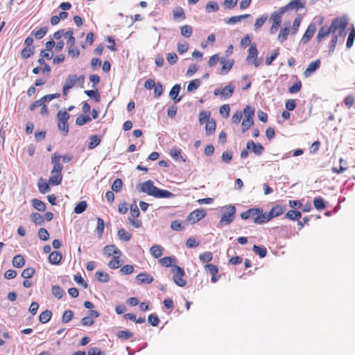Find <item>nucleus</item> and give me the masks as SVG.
I'll list each match as a JSON object with an SVG mask.
<instances>
[{
	"mask_svg": "<svg viewBox=\"0 0 355 355\" xmlns=\"http://www.w3.org/2000/svg\"><path fill=\"white\" fill-rule=\"evenodd\" d=\"M347 25V21L345 19L336 17L335 18L330 26H322L317 34L316 41L318 43H320L322 41V40L328 36L329 34H332V37L331 41L329 43L328 48L330 53H333L335 51L338 36L335 33L337 30H338L340 33L344 32Z\"/></svg>",
	"mask_w": 355,
	"mask_h": 355,
	"instance_id": "f257e3e1",
	"label": "nucleus"
},
{
	"mask_svg": "<svg viewBox=\"0 0 355 355\" xmlns=\"http://www.w3.org/2000/svg\"><path fill=\"white\" fill-rule=\"evenodd\" d=\"M140 190L149 196L157 198H170L174 196L169 191L160 189L155 187L152 180H147L142 183Z\"/></svg>",
	"mask_w": 355,
	"mask_h": 355,
	"instance_id": "f03ea898",
	"label": "nucleus"
},
{
	"mask_svg": "<svg viewBox=\"0 0 355 355\" xmlns=\"http://www.w3.org/2000/svg\"><path fill=\"white\" fill-rule=\"evenodd\" d=\"M60 159L61 155L58 153H53L51 157V163L53 167L51 173V176L49 180V182L52 185H58L62 180V171L63 167L60 162Z\"/></svg>",
	"mask_w": 355,
	"mask_h": 355,
	"instance_id": "7ed1b4c3",
	"label": "nucleus"
},
{
	"mask_svg": "<svg viewBox=\"0 0 355 355\" xmlns=\"http://www.w3.org/2000/svg\"><path fill=\"white\" fill-rule=\"evenodd\" d=\"M241 218L243 220L252 219L256 224H263L268 223L266 213H263L260 208H251L241 214Z\"/></svg>",
	"mask_w": 355,
	"mask_h": 355,
	"instance_id": "20e7f679",
	"label": "nucleus"
},
{
	"mask_svg": "<svg viewBox=\"0 0 355 355\" xmlns=\"http://www.w3.org/2000/svg\"><path fill=\"white\" fill-rule=\"evenodd\" d=\"M173 273V280L176 285L180 287H184L187 284V281L183 279L185 273L184 270L178 266L174 265L171 269Z\"/></svg>",
	"mask_w": 355,
	"mask_h": 355,
	"instance_id": "39448f33",
	"label": "nucleus"
},
{
	"mask_svg": "<svg viewBox=\"0 0 355 355\" xmlns=\"http://www.w3.org/2000/svg\"><path fill=\"white\" fill-rule=\"evenodd\" d=\"M70 117L69 114L67 111L60 110L57 114L58 126L60 130L67 135L69 132L68 120Z\"/></svg>",
	"mask_w": 355,
	"mask_h": 355,
	"instance_id": "423d86ee",
	"label": "nucleus"
},
{
	"mask_svg": "<svg viewBox=\"0 0 355 355\" xmlns=\"http://www.w3.org/2000/svg\"><path fill=\"white\" fill-rule=\"evenodd\" d=\"M236 208L234 206L230 205L225 208V212L223 214L220 220L222 225H229L234 218Z\"/></svg>",
	"mask_w": 355,
	"mask_h": 355,
	"instance_id": "0eeeda50",
	"label": "nucleus"
},
{
	"mask_svg": "<svg viewBox=\"0 0 355 355\" xmlns=\"http://www.w3.org/2000/svg\"><path fill=\"white\" fill-rule=\"evenodd\" d=\"M235 89L234 85L232 84H229L223 88H217L214 91V94L215 96L220 95L221 98L224 99L230 98L232 96L234 92Z\"/></svg>",
	"mask_w": 355,
	"mask_h": 355,
	"instance_id": "6e6552de",
	"label": "nucleus"
},
{
	"mask_svg": "<svg viewBox=\"0 0 355 355\" xmlns=\"http://www.w3.org/2000/svg\"><path fill=\"white\" fill-rule=\"evenodd\" d=\"M286 210V205H276L274 206L268 213H266L268 222L272 218L279 216L285 212Z\"/></svg>",
	"mask_w": 355,
	"mask_h": 355,
	"instance_id": "1a4fd4ad",
	"label": "nucleus"
},
{
	"mask_svg": "<svg viewBox=\"0 0 355 355\" xmlns=\"http://www.w3.org/2000/svg\"><path fill=\"white\" fill-rule=\"evenodd\" d=\"M247 60H252L254 65L258 67L261 64V61L257 59L258 51L256 44H251L248 51Z\"/></svg>",
	"mask_w": 355,
	"mask_h": 355,
	"instance_id": "9d476101",
	"label": "nucleus"
},
{
	"mask_svg": "<svg viewBox=\"0 0 355 355\" xmlns=\"http://www.w3.org/2000/svg\"><path fill=\"white\" fill-rule=\"evenodd\" d=\"M206 212L203 209H197L189 214L187 216V220L191 223H196L204 218Z\"/></svg>",
	"mask_w": 355,
	"mask_h": 355,
	"instance_id": "9b49d317",
	"label": "nucleus"
},
{
	"mask_svg": "<svg viewBox=\"0 0 355 355\" xmlns=\"http://www.w3.org/2000/svg\"><path fill=\"white\" fill-rule=\"evenodd\" d=\"M205 268L211 275V282L212 283H216L220 279V275L218 274V268L216 265L207 263Z\"/></svg>",
	"mask_w": 355,
	"mask_h": 355,
	"instance_id": "f8f14e48",
	"label": "nucleus"
},
{
	"mask_svg": "<svg viewBox=\"0 0 355 355\" xmlns=\"http://www.w3.org/2000/svg\"><path fill=\"white\" fill-rule=\"evenodd\" d=\"M315 30V24L313 23L310 24L301 39V42L303 44H306L313 37Z\"/></svg>",
	"mask_w": 355,
	"mask_h": 355,
	"instance_id": "ddd939ff",
	"label": "nucleus"
},
{
	"mask_svg": "<svg viewBox=\"0 0 355 355\" xmlns=\"http://www.w3.org/2000/svg\"><path fill=\"white\" fill-rule=\"evenodd\" d=\"M220 62L222 64L220 73L223 75L227 73L231 70L234 63L233 59H227L224 57L220 58Z\"/></svg>",
	"mask_w": 355,
	"mask_h": 355,
	"instance_id": "4468645a",
	"label": "nucleus"
},
{
	"mask_svg": "<svg viewBox=\"0 0 355 355\" xmlns=\"http://www.w3.org/2000/svg\"><path fill=\"white\" fill-rule=\"evenodd\" d=\"M321 64V62L319 59L311 62L309 64L307 68L304 71V76L305 78L309 77L313 72L318 70Z\"/></svg>",
	"mask_w": 355,
	"mask_h": 355,
	"instance_id": "2eb2a0df",
	"label": "nucleus"
},
{
	"mask_svg": "<svg viewBox=\"0 0 355 355\" xmlns=\"http://www.w3.org/2000/svg\"><path fill=\"white\" fill-rule=\"evenodd\" d=\"M247 149H251L252 151L257 155H260L264 150L263 146L259 143H254L252 140H250L247 142Z\"/></svg>",
	"mask_w": 355,
	"mask_h": 355,
	"instance_id": "dca6fc26",
	"label": "nucleus"
},
{
	"mask_svg": "<svg viewBox=\"0 0 355 355\" xmlns=\"http://www.w3.org/2000/svg\"><path fill=\"white\" fill-rule=\"evenodd\" d=\"M85 80V77L83 75H80V76H77L76 75H69L66 78L65 86H68L69 88H72L76 82L83 83Z\"/></svg>",
	"mask_w": 355,
	"mask_h": 355,
	"instance_id": "f3484780",
	"label": "nucleus"
},
{
	"mask_svg": "<svg viewBox=\"0 0 355 355\" xmlns=\"http://www.w3.org/2000/svg\"><path fill=\"white\" fill-rule=\"evenodd\" d=\"M270 20L272 21V24L270 26L269 31L270 34H275L277 31L278 28L280 26L282 23V18L272 14L270 16Z\"/></svg>",
	"mask_w": 355,
	"mask_h": 355,
	"instance_id": "a211bd4d",
	"label": "nucleus"
},
{
	"mask_svg": "<svg viewBox=\"0 0 355 355\" xmlns=\"http://www.w3.org/2000/svg\"><path fill=\"white\" fill-rule=\"evenodd\" d=\"M136 279L139 282V284H149L153 281V277L146 272H141L139 275H137Z\"/></svg>",
	"mask_w": 355,
	"mask_h": 355,
	"instance_id": "6ab92c4d",
	"label": "nucleus"
},
{
	"mask_svg": "<svg viewBox=\"0 0 355 355\" xmlns=\"http://www.w3.org/2000/svg\"><path fill=\"white\" fill-rule=\"evenodd\" d=\"M103 252L107 257H111L116 254H121L120 250L114 245H106L103 248Z\"/></svg>",
	"mask_w": 355,
	"mask_h": 355,
	"instance_id": "aec40b11",
	"label": "nucleus"
},
{
	"mask_svg": "<svg viewBox=\"0 0 355 355\" xmlns=\"http://www.w3.org/2000/svg\"><path fill=\"white\" fill-rule=\"evenodd\" d=\"M181 87L178 84L175 85L169 92V96L173 100L175 103L180 101L181 97H178Z\"/></svg>",
	"mask_w": 355,
	"mask_h": 355,
	"instance_id": "412c9836",
	"label": "nucleus"
},
{
	"mask_svg": "<svg viewBox=\"0 0 355 355\" xmlns=\"http://www.w3.org/2000/svg\"><path fill=\"white\" fill-rule=\"evenodd\" d=\"M62 256V254L58 251H53L50 253L49 256V261L53 265H58L61 260Z\"/></svg>",
	"mask_w": 355,
	"mask_h": 355,
	"instance_id": "4be33fe9",
	"label": "nucleus"
},
{
	"mask_svg": "<svg viewBox=\"0 0 355 355\" xmlns=\"http://www.w3.org/2000/svg\"><path fill=\"white\" fill-rule=\"evenodd\" d=\"M289 33H290V24L288 23L287 26L282 27L280 28V31H279V33L278 35V40L281 43H283L284 42H285L288 38Z\"/></svg>",
	"mask_w": 355,
	"mask_h": 355,
	"instance_id": "5701e85b",
	"label": "nucleus"
},
{
	"mask_svg": "<svg viewBox=\"0 0 355 355\" xmlns=\"http://www.w3.org/2000/svg\"><path fill=\"white\" fill-rule=\"evenodd\" d=\"M163 251L164 248L159 245H154L150 249V254L156 259L159 258L162 255Z\"/></svg>",
	"mask_w": 355,
	"mask_h": 355,
	"instance_id": "b1692460",
	"label": "nucleus"
},
{
	"mask_svg": "<svg viewBox=\"0 0 355 355\" xmlns=\"http://www.w3.org/2000/svg\"><path fill=\"white\" fill-rule=\"evenodd\" d=\"M250 17L249 14H245L239 16L231 17L225 19V22L228 24H235L240 22L243 19H246Z\"/></svg>",
	"mask_w": 355,
	"mask_h": 355,
	"instance_id": "393cba45",
	"label": "nucleus"
},
{
	"mask_svg": "<svg viewBox=\"0 0 355 355\" xmlns=\"http://www.w3.org/2000/svg\"><path fill=\"white\" fill-rule=\"evenodd\" d=\"M49 182L46 180L40 178L38 182V189L41 193H46L50 191Z\"/></svg>",
	"mask_w": 355,
	"mask_h": 355,
	"instance_id": "a878e982",
	"label": "nucleus"
},
{
	"mask_svg": "<svg viewBox=\"0 0 355 355\" xmlns=\"http://www.w3.org/2000/svg\"><path fill=\"white\" fill-rule=\"evenodd\" d=\"M290 9L299 10L303 8L305 6L304 0H291L288 3Z\"/></svg>",
	"mask_w": 355,
	"mask_h": 355,
	"instance_id": "bb28decb",
	"label": "nucleus"
},
{
	"mask_svg": "<svg viewBox=\"0 0 355 355\" xmlns=\"http://www.w3.org/2000/svg\"><path fill=\"white\" fill-rule=\"evenodd\" d=\"M121 254H116L108 263V266L111 269H117L121 266L120 257Z\"/></svg>",
	"mask_w": 355,
	"mask_h": 355,
	"instance_id": "cd10ccee",
	"label": "nucleus"
},
{
	"mask_svg": "<svg viewBox=\"0 0 355 355\" xmlns=\"http://www.w3.org/2000/svg\"><path fill=\"white\" fill-rule=\"evenodd\" d=\"M216 126V122L213 119L208 120L205 125L206 134L207 135H212L215 132Z\"/></svg>",
	"mask_w": 355,
	"mask_h": 355,
	"instance_id": "c85d7f7f",
	"label": "nucleus"
},
{
	"mask_svg": "<svg viewBox=\"0 0 355 355\" xmlns=\"http://www.w3.org/2000/svg\"><path fill=\"white\" fill-rule=\"evenodd\" d=\"M52 316V313L49 310L42 311L39 315V320L41 323L45 324L48 322Z\"/></svg>",
	"mask_w": 355,
	"mask_h": 355,
	"instance_id": "c756f323",
	"label": "nucleus"
},
{
	"mask_svg": "<svg viewBox=\"0 0 355 355\" xmlns=\"http://www.w3.org/2000/svg\"><path fill=\"white\" fill-rule=\"evenodd\" d=\"M32 205L39 211H44L46 209V205L44 202L39 199L34 198L31 200Z\"/></svg>",
	"mask_w": 355,
	"mask_h": 355,
	"instance_id": "7c9ffc66",
	"label": "nucleus"
},
{
	"mask_svg": "<svg viewBox=\"0 0 355 355\" xmlns=\"http://www.w3.org/2000/svg\"><path fill=\"white\" fill-rule=\"evenodd\" d=\"M101 143V139L98 135H92L89 138V142L88 143V149L92 150L98 146Z\"/></svg>",
	"mask_w": 355,
	"mask_h": 355,
	"instance_id": "2f4dec72",
	"label": "nucleus"
},
{
	"mask_svg": "<svg viewBox=\"0 0 355 355\" xmlns=\"http://www.w3.org/2000/svg\"><path fill=\"white\" fill-rule=\"evenodd\" d=\"M25 264V260L24 257L20 255L17 254L15 255L12 259V265L15 268H21Z\"/></svg>",
	"mask_w": 355,
	"mask_h": 355,
	"instance_id": "473e14b6",
	"label": "nucleus"
},
{
	"mask_svg": "<svg viewBox=\"0 0 355 355\" xmlns=\"http://www.w3.org/2000/svg\"><path fill=\"white\" fill-rule=\"evenodd\" d=\"M118 236L121 240L128 241L131 239L132 235L131 233L128 232L125 229L121 228L118 230Z\"/></svg>",
	"mask_w": 355,
	"mask_h": 355,
	"instance_id": "72a5a7b5",
	"label": "nucleus"
},
{
	"mask_svg": "<svg viewBox=\"0 0 355 355\" xmlns=\"http://www.w3.org/2000/svg\"><path fill=\"white\" fill-rule=\"evenodd\" d=\"M253 119L244 118L241 123L242 132H245L250 128L253 126Z\"/></svg>",
	"mask_w": 355,
	"mask_h": 355,
	"instance_id": "f704fd0d",
	"label": "nucleus"
},
{
	"mask_svg": "<svg viewBox=\"0 0 355 355\" xmlns=\"http://www.w3.org/2000/svg\"><path fill=\"white\" fill-rule=\"evenodd\" d=\"M92 121L89 115L80 114L76 119V125L81 126Z\"/></svg>",
	"mask_w": 355,
	"mask_h": 355,
	"instance_id": "c9c22d12",
	"label": "nucleus"
},
{
	"mask_svg": "<svg viewBox=\"0 0 355 355\" xmlns=\"http://www.w3.org/2000/svg\"><path fill=\"white\" fill-rule=\"evenodd\" d=\"M31 219L35 225H42L44 222V216L37 212L31 215Z\"/></svg>",
	"mask_w": 355,
	"mask_h": 355,
	"instance_id": "e433bc0d",
	"label": "nucleus"
},
{
	"mask_svg": "<svg viewBox=\"0 0 355 355\" xmlns=\"http://www.w3.org/2000/svg\"><path fill=\"white\" fill-rule=\"evenodd\" d=\"M302 216L301 212L297 210H289L286 214L285 217L292 220H299Z\"/></svg>",
	"mask_w": 355,
	"mask_h": 355,
	"instance_id": "4c0bfd02",
	"label": "nucleus"
},
{
	"mask_svg": "<svg viewBox=\"0 0 355 355\" xmlns=\"http://www.w3.org/2000/svg\"><path fill=\"white\" fill-rule=\"evenodd\" d=\"M133 336V334L128 330H121L117 332L116 337L122 340H128Z\"/></svg>",
	"mask_w": 355,
	"mask_h": 355,
	"instance_id": "58836bf2",
	"label": "nucleus"
},
{
	"mask_svg": "<svg viewBox=\"0 0 355 355\" xmlns=\"http://www.w3.org/2000/svg\"><path fill=\"white\" fill-rule=\"evenodd\" d=\"M37 62L41 66H43V67H42V73L44 74L49 76L51 71V67L47 63H46V62L43 58H39Z\"/></svg>",
	"mask_w": 355,
	"mask_h": 355,
	"instance_id": "ea45409f",
	"label": "nucleus"
},
{
	"mask_svg": "<svg viewBox=\"0 0 355 355\" xmlns=\"http://www.w3.org/2000/svg\"><path fill=\"white\" fill-rule=\"evenodd\" d=\"M175 259L172 257H165L159 260V263L165 267L171 266L173 263H175Z\"/></svg>",
	"mask_w": 355,
	"mask_h": 355,
	"instance_id": "a19ab883",
	"label": "nucleus"
},
{
	"mask_svg": "<svg viewBox=\"0 0 355 355\" xmlns=\"http://www.w3.org/2000/svg\"><path fill=\"white\" fill-rule=\"evenodd\" d=\"M313 205L316 209L324 210L325 209V204L321 197H316L313 199Z\"/></svg>",
	"mask_w": 355,
	"mask_h": 355,
	"instance_id": "79ce46f5",
	"label": "nucleus"
},
{
	"mask_svg": "<svg viewBox=\"0 0 355 355\" xmlns=\"http://www.w3.org/2000/svg\"><path fill=\"white\" fill-rule=\"evenodd\" d=\"M34 53L33 46H26L24 47L21 53V55L24 59L30 58Z\"/></svg>",
	"mask_w": 355,
	"mask_h": 355,
	"instance_id": "37998d69",
	"label": "nucleus"
},
{
	"mask_svg": "<svg viewBox=\"0 0 355 355\" xmlns=\"http://www.w3.org/2000/svg\"><path fill=\"white\" fill-rule=\"evenodd\" d=\"M47 31H48L47 27L44 26V27L40 28L37 31H35V30L33 31L32 34L35 35L36 39L40 40L44 37V35L46 34Z\"/></svg>",
	"mask_w": 355,
	"mask_h": 355,
	"instance_id": "c03bdc74",
	"label": "nucleus"
},
{
	"mask_svg": "<svg viewBox=\"0 0 355 355\" xmlns=\"http://www.w3.org/2000/svg\"><path fill=\"white\" fill-rule=\"evenodd\" d=\"M213 259V254L211 252H205L200 254L199 259L202 263H209Z\"/></svg>",
	"mask_w": 355,
	"mask_h": 355,
	"instance_id": "a18cd8bd",
	"label": "nucleus"
},
{
	"mask_svg": "<svg viewBox=\"0 0 355 355\" xmlns=\"http://www.w3.org/2000/svg\"><path fill=\"white\" fill-rule=\"evenodd\" d=\"M267 15H263L260 17L257 18L254 25V30L257 31L261 28L262 26L266 22V21L267 20Z\"/></svg>",
	"mask_w": 355,
	"mask_h": 355,
	"instance_id": "49530a36",
	"label": "nucleus"
},
{
	"mask_svg": "<svg viewBox=\"0 0 355 355\" xmlns=\"http://www.w3.org/2000/svg\"><path fill=\"white\" fill-rule=\"evenodd\" d=\"M170 155L175 160L183 159L182 157V150L176 147L171 149Z\"/></svg>",
	"mask_w": 355,
	"mask_h": 355,
	"instance_id": "de8ad7c7",
	"label": "nucleus"
},
{
	"mask_svg": "<svg viewBox=\"0 0 355 355\" xmlns=\"http://www.w3.org/2000/svg\"><path fill=\"white\" fill-rule=\"evenodd\" d=\"M181 35L186 37H189L192 35L193 28L189 25H184L180 28Z\"/></svg>",
	"mask_w": 355,
	"mask_h": 355,
	"instance_id": "09e8293b",
	"label": "nucleus"
},
{
	"mask_svg": "<svg viewBox=\"0 0 355 355\" xmlns=\"http://www.w3.org/2000/svg\"><path fill=\"white\" fill-rule=\"evenodd\" d=\"M254 252L258 254L261 258H263L266 256L267 250L264 247H260L254 245L252 248Z\"/></svg>",
	"mask_w": 355,
	"mask_h": 355,
	"instance_id": "8fccbe9b",
	"label": "nucleus"
},
{
	"mask_svg": "<svg viewBox=\"0 0 355 355\" xmlns=\"http://www.w3.org/2000/svg\"><path fill=\"white\" fill-rule=\"evenodd\" d=\"M52 293L55 297L60 299L63 296L64 291L60 286L55 285L52 286Z\"/></svg>",
	"mask_w": 355,
	"mask_h": 355,
	"instance_id": "3c124183",
	"label": "nucleus"
},
{
	"mask_svg": "<svg viewBox=\"0 0 355 355\" xmlns=\"http://www.w3.org/2000/svg\"><path fill=\"white\" fill-rule=\"evenodd\" d=\"M171 227L172 230L175 231H181L184 229V226L183 225V222L179 220H175L171 222Z\"/></svg>",
	"mask_w": 355,
	"mask_h": 355,
	"instance_id": "603ef678",
	"label": "nucleus"
},
{
	"mask_svg": "<svg viewBox=\"0 0 355 355\" xmlns=\"http://www.w3.org/2000/svg\"><path fill=\"white\" fill-rule=\"evenodd\" d=\"M68 49V55L71 56L72 58H78L80 55V51L78 48L74 45L71 46L67 47Z\"/></svg>",
	"mask_w": 355,
	"mask_h": 355,
	"instance_id": "864d4df0",
	"label": "nucleus"
},
{
	"mask_svg": "<svg viewBox=\"0 0 355 355\" xmlns=\"http://www.w3.org/2000/svg\"><path fill=\"white\" fill-rule=\"evenodd\" d=\"M354 39H355V28H354V27H353L349 32V36H348V38L347 40V43H346V46L348 49H349L352 46L354 42Z\"/></svg>",
	"mask_w": 355,
	"mask_h": 355,
	"instance_id": "5fc2aeb1",
	"label": "nucleus"
},
{
	"mask_svg": "<svg viewBox=\"0 0 355 355\" xmlns=\"http://www.w3.org/2000/svg\"><path fill=\"white\" fill-rule=\"evenodd\" d=\"M85 94L89 97H93L96 102L100 101L101 95L98 90H85Z\"/></svg>",
	"mask_w": 355,
	"mask_h": 355,
	"instance_id": "6e6d98bb",
	"label": "nucleus"
},
{
	"mask_svg": "<svg viewBox=\"0 0 355 355\" xmlns=\"http://www.w3.org/2000/svg\"><path fill=\"white\" fill-rule=\"evenodd\" d=\"M122 187V180L120 178H116L112 184V189L115 192H119L121 191Z\"/></svg>",
	"mask_w": 355,
	"mask_h": 355,
	"instance_id": "4d7b16f0",
	"label": "nucleus"
},
{
	"mask_svg": "<svg viewBox=\"0 0 355 355\" xmlns=\"http://www.w3.org/2000/svg\"><path fill=\"white\" fill-rule=\"evenodd\" d=\"M200 85V80L199 79H194L189 83V85L187 86V91L188 92L194 91L196 89H198Z\"/></svg>",
	"mask_w": 355,
	"mask_h": 355,
	"instance_id": "13d9d810",
	"label": "nucleus"
},
{
	"mask_svg": "<svg viewBox=\"0 0 355 355\" xmlns=\"http://www.w3.org/2000/svg\"><path fill=\"white\" fill-rule=\"evenodd\" d=\"M87 206V205L86 201H81L78 204L76 205L73 211L76 214H81L85 211Z\"/></svg>",
	"mask_w": 355,
	"mask_h": 355,
	"instance_id": "bf43d9fd",
	"label": "nucleus"
},
{
	"mask_svg": "<svg viewBox=\"0 0 355 355\" xmlns=\"http://www.w3.org/2000/svg\"><path fill=\"white\" fill-rule=\"evenodd\" d=\"M73 316V313L71 310H70V309L66 310L62 315V322L63 323L69 322L72 319Z\"/></svg>",
	"mask_w": 355,
	"mask_h": 355,
	"instance_id": "052dcab7",
	"label": "nucleus"
},
{
	"mask_svg": "<svg viewBox=\"0 0 355 355\" xmlns=\"http://www.w3.org/2000/svg\"><path fill=\"white\" fill-rule=\"evenodd\" d=\"M245 118L253 119L254 116V109L250 105L245 106L243 110Z\"/></svg>",
	"mask_w": 355,
	"mask_h": 355,
	"instance_id": "680f3d73",
	"label": "nucleus"
},
{
	"mask_svg": "<svg viewBox=\"0 0 355 355\" xmlns=\"http://www.w3.org/2000/svg\"><path fill=\"white\" fill-rule=\"evenodd\" d=\"M35 272V271L33 268H27L23 270L21 277L25 279H30L34 275Z\"/></svg>",
	"mask_w": 355,
	"mask_h": 355,
	"instance_id": "e2e57ef3",
	"label": "nucleus"
},
{
	"mask_svg": "<svg viewBox=\"0 0 355 355\" xmlns=\"http://www.w3.org/2000/svg\"><path fill=\"white\" fill-rule=\"evenodd\" d=\"M96 277L101 282H107L110 279L109 275L107 273L101 271L96 272Z\"/></svg>",
	"mask_w": 355,
	"mask_h": 355,
	"instance_id": "0e129e2a",
	"label": "nucleus"
},
{
	"mask_svg": "<svg viewBox=\"0 0 355 355\" xmlns=\"http://www.w3.org/2000/svg\"><path fill=\"white\" fill-rule=\"evenodd\" d=\"M105 227V223L102 218H97V227L96 231L99 236H101V235L103 233Z\"/></svg>",
	"mask_w": 355,
	"mask_h": 355,
	"instance_id": "69168bd1",
	"label": "nucleus"
},
{
	"mask_svg": "<svg viewBox=\"0 0 355 355\" xmlns=\"http://www.w3.org/2000/svg\"><path fill=\"white\" fill-rule=\"evenodd\" d=\"M354 96L352 94L347 96L344 99V103L348 109L351 108L354 104Z\"/></svg>",
	"mask_w": 355,
	"mask_h": 355,
	"instance_id": "338daca9",
	"label": "nucleus"
},
{
	"mask_svg": "<svg viewBox=\"0 0 355 355\" xmlns=\"http://www.w3.org/2000/svg\"><path fill=\"white\" fill-rule=\"evenodd\" d=\"M38 236L42 241H47L49 239V234L45 228H40L38 231Z\"/></svg>",
	"mask_w": 355,
	"mask_h": 355,
	"instance_id": "774afa93",
	"label": "nucleus"
}]
</instances>
